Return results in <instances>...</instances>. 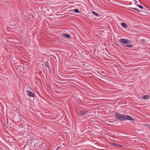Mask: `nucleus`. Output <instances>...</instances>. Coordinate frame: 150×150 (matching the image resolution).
Returning a JSON list of instances; mask_svg holds the SVG:
<instances>
[{
	"instance_id": "nucleus-12",
	"label": "nucleus",
	"mask_w": 150,
	"mask_h": 150,
	"mask_svg": "<svg viewBox=\"0 0 150 150\" xmlns=\"http://www.w3.org/2000/svg\"><path fill=\"white\" fill-rule=\"evenodd\" d=\"M74 11L77 13H79V11L78 9H75L74 10Z\"/></svg>"
},
{
	"instance_id": "nucleus-4",
	"label": "nucleus",
	"mask_w": 150,
	"mask_h": 150,
	"mask_svg": "<svg viewBox=\"0 0 150 150\" xmlns=\"http://www.w3.org/2000/svg\"><path fill=\"white\" fill-rule=\"evenodd\" d=\"M26 93L28 96L30 97H34L35 95L31 91L29 90L26 91Z\"/></svg>"
},
{
	"instance_id": "nucleus-9",
	"label": "nucleus",
	"mask_w": 150,
	"mask_h": 150,
	"mask_svg": "<svg viewBox=\"0 0 150 150\" xmlns=\"http://www.w3.org/2000/svg\"><path fill=\"white\" fill-rule=\"evenodd\" d=\"M121 25L123 28H127V25L126 23H121Z\"/></svg>"
},
{
	"instance_id": "nucleus-6",
	"label": "nucleus",
	"mask_w": 150,
	"mask_h": 150,
	"mask_svg": "<svg viewBox=\"0 0 150 150\" xmlns=\"http://www.w3.org/2000/svg\"><path fill=\"white\" fill-rule=\"evenodd\" d=\"M62 37H64L67 38L69 39H71V36L69 34L63 33L62 34Z\"/></svg>"
},
{
	"instance_id": "nucleus-7",
	"label": "nucleus",
	"mask_w": 150,
	"mask_h": 150,
	"mask_svg": "<svg viewBox=\"0 0 150 150\" xmlns=\"http://www.w3.org/2000/svg\"><path fill=\"white\" fill-rule=\"evenodd\" d=\"M45 66L47 67L48 69H50V68L49 66V62L47 61H46L45 64Z\"/></svg>"
},
{
	"instance_id": "nucleus-14",
	"label": "nucleus",
	"mask_w": 150,
	"mask_h": 150,
	"mask_svg": "<svg viewBox=\"0 0 150 150\" xmlns=\"http://www.w3.org/2000/svg\"><path fill=\"white\" fill-rule=\"evenodd\" d=\"M140 8H143V6H142L141 5H139V6H138Z\"/></svg>"
},
{
	"instance_id": "nucleus-5",
	"label": "nucleus",
	"mask_w": 150,
	"mask_h": 150,
	"mask_svg": "<svg viewBox=\"0 0 150 150\" xmlns=\"http://www.w3.org/2000/svg\"><path fill=\"white\" fill-rule=\"evenodd\" d=\"M125 120H134V119H133L131 116L128 115H125Z\"/></svg>"
},
{
	"instance_id": "nucleus-11",
	"label": "nucleus",
	"mask_w": 150,
	"mask_h": 150,
	"mask_svg": "<svg viewBox=\"0 0 150 150\" xmlns=\"http://www.w3.org/2000/svg\"><path fill=\"white\" fill-rule=\"evenodd\" d=\"M142 98L145 99H149V96L147 95H145L142 96Z\"/></svg>"
},
{
	"instance_id": "nucleus-1",
	"label": "nucleus",
	"mask_w": 150,
	"mask_h": 150,
	"mask_svg": "<svg viewBox=\"0 0 150 150\" xmlns=\"http://www.w3.org/2000/svg\"><path fill=\"white\" fill-rule=\"evenodd\" d=\"M118 42L121 44L124 47L132 48L134 47V45L132 44V42L129 39L121 38L119 39Z\"/></svg>"
},
{
	"instance_id": "nucleus-8",
	"label": "nucleus",
	"mask_w": 150,
	"mask_h": 150,
	"mask_svg": "<svg viewBox=\"0 0 150 150\" xmlns=\"http://www.w3.org/2000/svg\"><path fill=\"white\" fill-rule=\"evenodd\" d=\"M42 144V143H40L39 142H37L34 145V146L35 147H39Z\"/></svg>"
},
{
	"instance_id": "nucleus-13",
	"label": "nucleus",
	"mask_w": 150,
	"mask_h": 150,
	"mask_svg": "<svg viewBox=\"0 0 150 150\" xmlns=\"http://www.w3.org/2000/svg\"><path fill=\"white\" fill-rule=\"evenodd\" d=\"M133 9L139 12L140 11L139 9H137L136 8H133Z\"/></svg>"
},
{
	"instance_id": "nucleus-16",
	"label": "nucleus",
	"mask_w": 150,
	"mask_h": 150,
	"mask_svg": "<svg viewBox=\"0 0 150 150\" xmlns=\"http://www.w3.org/2000/svg\"><path fill=\"white\" fill-rule=\"evenodd\" d=\"M141 40L142 41V42H143V41L144 40V39H142Z\"/></svg>"
},
{
	"instance_id": "nucleus-10",
	"label": "nucleus",
	"mask_w": 150,
	"mask_h": 150,
	"mask_svg": "<svg viewBox=\"0 0 150 150\" xmlns=\"http://www.w3.org/2000/svg\"><path fill=\"white\" fill-rule=\"evenodd\" d=\"M92 13L96 16H99V14L98 13H96L94 11H92Z\"/></svg>"
},
{
	"instance_id": "nucleus-15",
	"label": "nucleus",
	"mask_w": 150,
	"mask_h": 150,
	"mask_svg": "<svg viewBox=\"0 0 150 150\" xmlns=\"http://www.w3.org/2000/svg\"><path fill=\"white\" fill-rule=\"evenodd\" d=\"M146 127H149L150 128V126H149V125H148V124H146Z\"/></svg>"
},
{
	"instance_id": "nucleus-3",
	"label": "nucleus",
	"mask_w": 150,
	"mask_h": 150,
	"mask_svg": "<svg viewBox=\"0 0 150 150\" xmlns=\"http://www.w3.org/2000/svg\"><path fill=\"white\" fill-rule=\"evenodd\" d=\"M87 112V110L81 108L79 109V112H78V116L79 117L81 116V115H84Z\"/></svg>"
},
{
	"instance_id": "nucleus-2",
	"label": "nucleus",
	"mask_w": 150,
	"mask_h": 150,
	"mask_svg": "<svg viewBox=\"0 0 150 150\" xmlns=\"http://www.w3.org/2000/svg\"><path fill=\"white\" fill-rule=\"evenodd\" d=\"M115 117L117 120L120 121L125 120V115L117 113V112H115Z\"/></svg>"
}]
</instances>
